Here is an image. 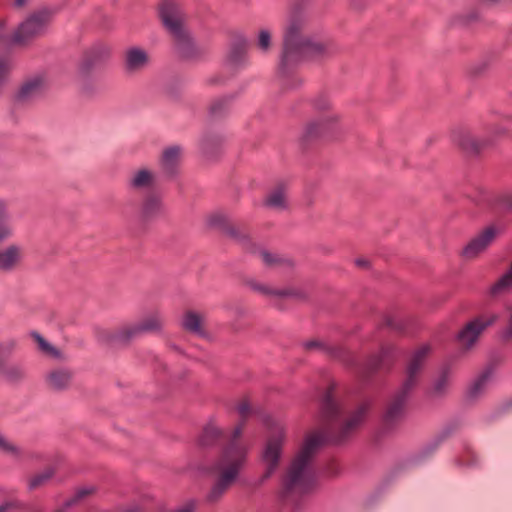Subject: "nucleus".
I'll return each mask as SVG.
<instances>
[{
  "instance_id": "2",
  "label": "nucleus",
  "mask_w": 512,
  "mask_h": 512,
  "mask_svg": "<svg viewBox=\"0 0 512 512\" xmlns=\"http://www.w3.org/2000/svg\"><path fill=\"white\" fill-rule=\"evenodd\" d=\"M337 48L324 34H311L301 18H291L283 34L280 70L285 73L305 60H322L332 56Z\"/></svg>"
},
{
  "instance_id": "32",
  "label": "nucleus",
  "mask_w": 512,
  "mask_h": 512,
  "mask_svg": "<svg viewBox=\"0 0 512 512\" xmlns=\"http://www.w3.org/2000/svg\"><path fill=\"white\" fill-rule=\"evenodd\" d=\"M492 375L493 368L489 366L471 384L468 391L469 397L477 398L481 393H483Z\"/></svg>"
},
{
  "instance_id": "14",
  "label": "nucleus",
  "mask_w": 512,
  "mask_h": 512,
  "mask_svg": "<svg viewBox=\"0 0 512 512\" xmlns=\"http://www.w3.org/2000/svg\"><path fill=\"white\" fill-rule=\"evenodd\" d=\"M155 183V173L149 168L142 167L131 172L127 179V188L131 191L143 192L151 190Z\"/></svg>"
},
{
  "instance_id": "33",
  "label": "nucleus",
  "mask_w": 512,
  "mask_h": 512,
  "mask_svg": "<svg viewBox=\"0 0 512 512\" xmlns=\"http://www.w3.org/2000/svg\"><path fill=\"white\" fill-rule=\"evenodd\" d=\"M223 143L220 135L207 133L200 140V148L207 157L211 156Z\"/></svg>"
},
{
  "instance_id": "47",
  "label": "nucleus",
  "mask_w": 512,
  "mask_h": 512,
  "mask_svg": "<svg viewBox=\"0 0 512 512\" xmlns=\"http://www.w3.org/2000/svg\"><path fill=\"white\" fill-rule=\"evenodd\" d=\"M237 410H238V413L240 414V416L243 419H245L250 412V405L248 402L244 401L238 405Z\"/></svg>"
},
{
  "instance_id": "39",
  "label": "nucleus",
  "mask_w": 512,
  "mask_h": 512,
  "mask_svg": "<svg viewBox=\"0 0 512 512\" xmlns=\"http://www.w3.org/2000/svg\"><path fill=\"white\" fill-rule=\"evenodd\" d=\"M271 45V33L267 29H261L259 31L258 39H257V46L260 50L263 52H266L269 50Z\"/></svg>"
},
{
  "instance_id": "20",
  "label": "nucleus",
  "mask_w": 512,
  "mask_h": 512,
  "mask_svg": "<svg viewBox=\"0 0 512 512\" xmlns=\"http://www.w3.org/2000/svg\"><path fill=\"white\" fill-rule=\"evenodd\" d=\"M203 320L204 318L200 313L187 311L182 317L181 326L185 331L191 334L201 338H208L209 333L203 327Z\"/></svg>"
},
{
  "instance_id": "40",
  "label": "nucleus",
  "mask_w": 512,
  "mask_h": 512,
  "mask_svg": "<svg viewBox=\"0 0 512 512\" xmlns=\"http://www.w3.org/2000/svg\"><path fill=\"white\" fill-rule=\"evenodd\" d=\"M0 451L6 454L18 456L20 450L12 442L0 434Z\"/></svg>"
},
{
  "instance_id": "36",
  "label": "nucleus",
  "mask_w": 512,
  "mask_h": 512,
  "mask_svg": "<svg viewBox=\"0 0 512 512\" xmlns=\"http://www.w3.org/2000/svg\"><path fill=\"white\" fill-rule=\"evenodd\" d=\"M94 491L95 488L92 486L77 489L74 495L64 502L65 508H70L71 506L76 505L78 502L91 495Z\"/></svg>"
},
{
  "instance_id": "4",
  "label": "nucleus",
  "mask_w": 512,
  "mask_h": 512,
  "mask_svg": "<svg viewBox=\"0 0 512 512\" xmlns=\"http://www.w3.org/2000/svg\"><path fill=\"white\" fill-rule=\"evenodd\" d=\"M430 350V346L426 344L413 353L406 369V378L385 409L383 422L387 428L395 426L403 419L409 394L418 381V375Z\"/></svg>"
},
{
  "instance_id": "51",
  "label": "nucleus",
  "mask_w": 512,
  "mask_h": 512,
  "mask_svg": "<svg viewBox=\"0 0 512 512\" xmlns=\"http://www.w3.org/2000/svg\"><path fill=\"white\" fill-rule=\"evenodd\" d=\"M193 511H194L193 504H188L185 507H183L182 509L178 510L177 512H193Z\"/></svg>"
},
{
  "instance_id": "48",
  "label": "nucleus",
  "mask_w": 512,
  "mask_h": 512,
  "mask_svg": "<svg viewBox=\"0 0 512 512\" xmlns=\"http://www.w3.org/2000/svg\"><path fill=\"white\" fill-rule=\"evenodd\" d=\"M14 507V503L10 501H6L0 504V512H8L11 508Z\"/></svg>"
},
{
  "instance_id": "53",
  "label": "nucleus",
  "mask_w": 512,
  "mask_h": 512,
  "mask_svg": "<svg viewBox=\"0 0 512 512\" xmlns=\"http://www.w3.org/2000/svg\"><path fill=\"white\" fill-rule=\"evenodd\" d=\"M14 346H15V342L14 341L10 342L8 345L9 350L11 351L14 348Z\"/></svg>"
},
{
  "instance_id": "10",
  "label": "nucleus",
  "mask_w": 512,
  "mask_h": 512,
  "mask_svg": "<svg viewBox=\"0 0 512 512\" xmlns=\"http://www.w3.org/2000/svg\"><path fill=\"white\" fill-rule=\"evenodd\" d=\"M497 318V315H491L489 317H477L469 321L457 333L456 340L465 350H470L478 341L484 330L491 326Z\"/></svg>"
},
{
  "instance_id": "15",
  "label": "nucleus",
  "mask_w": 512,
  "mask_h": 512,
  "mask_svg": "<svg viewBox=\"0 0 512 512\" xmlns=\"http://www.w3.org/2000/svg\"><path fill=\"white\" fill-rule=\"evenodd\" d=\"M165 214L166 208L158 195L149 194L143 199L139 211V216L142 221H154L163 217Z\"/></svg>"
},
{
  "instance_id": "11",
  "label": "nucleus",
  "mask_w": 512,
  "mask_h": 512,
  "mask_svg": "<svg viewBox=\"0 0 512 512\" xmlns=\"http://www.w3.org/2000/svg\"><path fill=\"white\" fill-rule=\"evenodd\" d=\"M337 116L328 114L307 123L302 133V140L305 143L330 136L337 128Z\"/></svg>"
},
{
  "instance_id": "19",
  "label": "nucleus",
  "mask_w": 512,
  "mask_h": 512,
  "mask_svg": "<svg viewBox=\"0 0 512 512\" xmlns=\"http://www.w3.org/2000/svg\"><path fill=\"white\" fill-rule=\"evenodd\" d=\"M209 223L212 226H219L226 235L240 243L244 244L249 240L248 234L244 230L228 224L224 214L219 213L212 215L209 219Z\"/></svg>"
},
{
  "instance_id": "24",
  "label": "nucleus",
  "mask_w": 512,
  "mask_h": 512,
  "mask_svg": "<svg viewBox=\"0 0 512 512\" xmlns=\"http://www.w3.org/2000/svg\"><path fill=\"white\" fill-rule=\"evenodd\" d=\"M44 88V80L40 76H35L22 84L17 92L16 98L19 101H27L40 95Z\"/></svg>"
},
{
  "instance_id": "30",
  "label": "nucleus",
  "mask_w": 512,
  "mask_h": 512,
  "mask_svg": "<svg viewBox=\"0 0 512 512\" xmlns=\"http://www.w3.org/2000/svg\"><path fill=\"white\" fill-rule=\"evenodd\" d=\"M512 290V271L509 269L490 287L489 296L498 298Z\"/></svg>"
},
{
  "instance_id": "42",
  "label": "nucleus",
  "mask_w": 512,
  "mask_h": 512,
  "mask_svg": "<svg viewBox=\"0 0 512 512\" xmlns=\"http://www.w3.org/2000/svg\"><path fill=\"white\" fill-rule=\"evenodd\" d=\"M13 236V228L8 221L0 222V244Z\"/></svg>"
},
{
  "instance_id": "6",
  "label": "nucleus",
  "mask_w": 512,
  "mask_h": 512,
  "mask_svg": "<svg viewBox=\"0 0 512 512\" xmlns=\"http://www.w3.org/2000/svg\"><path fill=\"white\" fill-rule=\"evenodd\" d=\"M504 123H490L486 126V135L477 138L465 129H456L453 131V142L465 153L476 155L482 150L493 146L500 140L511 139L512 129L509 124L512 123V115H506L503 118Z\"/></svg>"
},
{
  "instance_id": "1",
  "label": "nucleus",
  "mask_w": 512,
  "mask_h": 512,
  "mask_svg": "<svg viewBox=\"0 0 512 512\" xmlns=\"http://www.w3.org/2000/svg\"><path fill=\"white\" fill-rule=\"evenodd\" d=\"M333 390L330 387L321 400L320 414L326 423L324 435L314 433L306 437L283 477L281 498L287 505L298 508L300 499L313 489L316 483L313 459L323 443L346 441L365 421L372 407V400H364L342 421L343 408L334 398Z\"/></svg>"
},
{
  "instance_id": "17",
  "label": "nucleus",
  "mask_w": 512,
  "mask_h": 512,
  "mask_svg": "<svg viewBox=\"0 0 512 512\" xmlns=\"http://www.w3.org/2000/svg\"><path fill=\"white\" fill-rule=\"evenodd\" d=\"M23 248L18 244H10L0 249V271L12 272L22 262Z\"/></svg>"
},
{
  "instance_id": "12",
  "label": "nucleus",
  "mask_w": 512,
  "mask_h": 512,
  "mask_svg": "<svg viewBox=\"0 0 512 512\" xmlns=\"http://www.w3.org/2000/svg\"><path fill=\"white\" fill-rule=\"evenodd\" d=\"M396 355V349L393 346H384L378 355L371 356L365 365L358 368V376L363 380L380 369L388 366Z\"/></svg>"
},
{
  "instance_id": "21",
  "label": "nucleus",
  "mask_w": 512,
  "mask_h": 512,
  "mask_svg": "<svg viewBox=\"0 0 512 512\" xmlns=\"http://www.w3.org/2000/svg\"><path fill=\"white\" fill-rule=\"evenodd\" d=\"M110 55V48L104 44H97L91 47L85 54L82 63V70L90 71L96 65L105 61Z\"/></svg>"
},
{
  "instance_id": "50",
  "label": "nucleus",
  "mask_w": 512,
  "mask_h": 512,
  "mask_svg": "<svg viewBox=\"0 0 512 512\" xmlns=\"http://www.w3.org/2000/svg\"><path fill=\"white\" fill-rule=\"evenodd\" d=\"M27 0H13V6L17 8H22L26 6Z\"/></svg>"
},
{
  "instance_id": "22",
  "label": "nucleus",
  "mask_w": 512,
  "mask_h": 512,
  "mask_svg": "<svg viewBox=\"0 0 512 512\" xmlns=\"http://www.w3.org/2000/svg\"><path fill=\"white\" fill-rule=\"evenodd\" d=\"M182 149L179 145L166 148L161 156L160 164L163 171L168 175H174L180 162Z\"/></svg>"
},
{
  "instance_id": "29",
  "label": "nucleus",
  "mask_w": 512,
  "mask_h": 512,
  "mask_svg": "<svg viewBox=\"0 0 512 512\" xmlns=\"http://www.w3.org/2000/svg\"><path fill=\"white\" fill-rule=\"evenodd\" d=\"M0 373L4 380L10 384H19L27 375L25 366L20 363H12L7 366H2Z\"/></svg>"
},
{
  "instance_id": "18",
  "label": "nucleus",
  "mask_w": 512,
  "mask_h": 512,
  "mask_svg": "<svg viewBox=\"0 0 512 512\" xmlns=\"http://www.w3.org/2000/svg\"><path fill=\"white\" fill-rule=\"evenodd\" d=\"M73 378V372L68 368H56L46 374V383L48 387L55 391H63L70 387Z\"/></svg>"
},
{
  "instance_id": "44",
  "label": "nucleus",
  "mask_w": 512,
  "mask_h": 512,
  "mask_svg": "<svg viewBox=\"0 0 512 512\" xmlns=\"http://www.w3.org/2000/svg\"><path fill=\"white\" fill-rule=\"evenodd\" d=\"M313 106L317 110H326L329 108L330 103L324 96H320L313 101Z\"/></svg>"
},
{
  "instance_id": "31",
  "label": "nucleus",
  "mask_w": 512,
  "mask_h": 512,
  "mask_svg": "<svg viewBox=\"0 0 512 512\" xmlns=\"http://www.w3.org/2000/svg\"><path fill=\"white\" fill-rule=\"evenodd\" d=\"M451 380V370L448 366H445L441 369L440 374L434 380L431 393L435 397L444 396L449 388Z\"/></svg>"
},
{
  "instance_id": "9",
  "label": "nucleus",
  "mask_w": 512,
  "mask_h": 512,
  "mask_svg": "<svg viewBox=\"0 0 512 512\" xmlns=\"http://www.w3.org/2000/svg\"><path fill=\"white\" fill-rule=\"evenodd\" d=\"M285 440V433L282 427L277 429L276 434L269 436L261 452V463L264 466V473L254 482L255 487L263 485L278 469L282 448Z\"/></svg>"
},
{
  "instance_id": "3",
  "label": "nucleus",
  "mask_w": 512,
  "mask_h": 512,
  "mask_svg": "<svg viewBox=\"0 0 512 512\" xmlns=\"http://www.w3.org/2000/svg\"><path fill=\"white\" fill-rule=\"evenodd\" d=\"M243 423L237 425L225 439L220 458L215 468L220 472L215 483L206 495V502L215 504L236 481L247 455L246 446L240 441Z\"/></svg>"
},
{
  "instance_id": "49",
  "label": "nucleus",
  "mask_w": 512,
  "mask_h": 512,
  "mask_svg": "<svg viewBox=\"0 0 512 512\" xmlns=\"http://www.w3.org/2000/svg\"><path fill=\"white\" fill-rule=\"evenodd\" d=\"M355 264L359 267H367L369 262L364 258H358L355 260Z\"/></svg>"
},
{
  "instance_id": "7",
  "label": "nucleus",
  "mask_w": 512,
  "mask_h": 512,
  "mask_svg": "<svg viewBox=\"0 0 512 512\" xmlns=\"http://www.w3.org/2000/svg\"><path fill=\"white\" fill-rule=\"evenodd\" d=\"M163 323L162 316L153 313L139 322L125 323L113 331L101 332L99 340L111 346H126L145 333L160 331Z\"/></svg>"
},
{
  "instance_id": "26",
  "label": "nucleus",
  "mask_w": 512,
  "mask_h": 512,
  "mask_svg": "<svg viewBox=\"0 0 512 512\" xmlns=\"http://www.w3.org/2000/svg\"><path fill=\"white\" fill-rule=\"evenodd\" d=\"M286 185L278 184L271 190L264 200V205L275 210H284L287 208Z\"/></svg>"
},
{
  "instance_id": "46",
  "label": "nucleus",
  "mask_w": 512,
  "mask_h": 512,
  "mask_svg": "<svg viewBox=\"0 0 512 512\" xmlns=\"http://www.w3.org/2000/svg\"><path fill=\"white\" fill-rule=\"evenodd\" d=\"M503 338L506 340L512 338V308L510 309L507 327L503 331Z\"/></svg>"
},
{
  "instance_id": "43",
  "label": "nucleus",
  "mask_w": 512,
  "mask_h": 512,
  "mask_svg": "<svg viewBox=\"0 0 512 512\" xmlns=\"http://www.w3.org/2000/svg\"><path fill=\"white\" fill-rule=\"evenodd\" d=\"M384 325L390 329L401 331L404 329V324L397 321L394 316L386 315L384 317Z\"/></svg>"
},
{
  "instance_id": "25",
  "label": "nucleus",
  "mask_w": 512,
  "mask_h": 512,
  "mask_svg": "<svg viewBox=\"0 0 512 512\" xmlns=\"http://www.w3.org/2000/svg\"><path fill=\"white\" fill-rule=\"evenodd\" d=\"M260 257L267 267L278 269L282 272L290 271L294 267V261L291 258L280 254L263 250L260 252Z\"/></svg>"
},
{
  "instance_id": "45",
  "label": "nucleus",
  "mask_w": 512,
  "mask_h": 512,
  "mask_svg": "<svg viewBox=\"0 0 512 512\" xmlns=\"http://www.w3.org/2000/svg\"><path fill=\"white\" fill-rule=\"evenodd\" d=\"M10 218L7 204L3 199H0V222L1 221H8Z\"/></svg>"
},
{
  "instance_id": "27",
  "label": "nucleus",
  "mask_w": 512,
  "mask_h": 512,
  "mask_svg": "<svg viewBox=\"0 0 512 512\" xmlns=\"http://www.w3.org/2000/svg\"><path fill=\"white\" fill-rule=\"evenodd\" d=\"M148 63L147 53L138 47H133L126 52V69L129 71H137L142 69Z\"/></svg>"
},
{
  "instance_id": "8",
  "label": "nucleus",
  "mask_w": 512,
  "mask_h": 512,
  "mask_svg": "<svg viewBox=\"0 0 512 512\" xmlns=\"http://www.w3.org/2000/svg\"><path fill=\"white\" fill-rule=\"evenodd\" d=\"M52 15V12L46 8L31 13L19 23L11 35L10 43L21 48L29 47L47 32Z\"/></svg>"
},
{
  "instance_id": "34",
  "label": "nucleus",
  "mask_w": 512,
  "mask_h": 512,
  "mask_svg": "<svg viewBox=\"0 0 512 512\" xmlns=\"http://www.w3.org/2000/svg\"><path fill=\"white\" fill-rule=\"evenodd\" d=\"M31 336L35 340V342L38 345L39 350L55 359H61L62 353L60 350H58L56 347H54L51 343H49L41 334H39L36 331H33L31 333Z\"/></svg>"
},
{
  "instance_id": "16",
  "label": "nucleus",
  "mask_w": 512,
  "mask_h": 512,
  "mask_svg": "<svg viewBox=\"0 0 512 512\" xmlns=\"http://www.w3.org/2000/svg\"><path fill=\"white\" fill-rule=\"evenodd\" d=\"M303 348L307 351L319 350L330 357L343 361L346 365H354L355 361L348 354V352L341 346L329 345L319 340H309L302 344Z\"/></svg>"
},
{
  "instance_id": "35",
  "label": "nucleus",
  "mask_w": 512,
  "mask_h": 512,
  "mask_svg": "<svg viewBox=\"0 0 512 512\" xmlns=\"http://www.w3.org/2000/svg\"><path fill=\"white\" fill-rule=\"evenodd\" d=\"M53 475H54V470L51 468L46 469V470L34 475L29 480L28 489L34 490V489L46 484L52 478Z\"/></svg>"
},
{
  "instance_id": "23",
  "label": "nucleus",
  "mask_w": 512,
  "mask_h": 512,
  "mask_svg": "<svg viewBox=\"0 0 512 512\" xmlns=\"http://www.w3.org/2000/svg\"><path fill=\"white\" fill-rule=\"evenodd\" d=\"M225 435L222 429L214 423H208L198 438V444L202 448H211L224 440Z\"/></svg>"
},
{
  "instance_id": "52",
  "label": "nucleus",
  "mask_w": 512,
  "mask_h": 512,
  "mask_svg": "<svg viewBox=\"0 0 512 512\" xmlns=\"http://www.w3.org/2000/svg\"><path fill=\"white\" fill-rule=\"evenodd\" d=\"M67 509L68 508H65V506L63 505L61 508L56 509L54 512H67Z\"/></svg>"
},
{
  "instance_id": "41",
  "label": "nucleus",
  "mask_w": 512,
  "mask_h": 512,
  "mask_svg": "<svg viewBox=\"0 0 512 512\" xmlns=\"http://www.w3.org/2000/svg\"><path fill=\"white\" fill-rule=\"evenodd\" d=\"M245 51L241 46H235L232 48L228 60L232 65H239L244 61Z\"/></svg>"
},
{
  "instance_id": "5",
  "label": "nucleus",
  "mask_w": 512,
  "mask_h": 512,
  "mask_svg": "<svg viewBox=\"0 0 512 512\" xmlns=\"http://www.w3.org/2000/svg\"><path fill=\"white\" fill-rule=\"evenodd\" d=\"M163 26L173 37L178 55L192 59L197 51L191 35L185 25V15L176 0H161L158 7Z\"/></svg>"
},
{
  "instance_id": "28",
  "label": "nucleus",
  "mask_w": 512,
  "mask_h": 512,
  "mask_svg": "<svg viewBox=\"0 0 512 512\" xmlns=\"http://www.w3.org/2000/svg\"><path fill=\"white\" fill-rule=\"evenodd\" d=\"M248 285L255 292H258V293L266 295V296H273V297H279V298L298 297L299 296V293L297 291L290 289V288L273 289L267 285L258 283L256 281H249Z\"/></svg>"
},
{
  "instance_id": "37",
  "label": "nucleus",
  "mask_w": 512,
  "mask_h": 512,
  "mask_svg": "<svg viewBox=\"0 0 512 512\" xmlns=\"http://www.w3.org/2000/svg\"><path fill=\"white\" fill-rule=\"evenodd\" d=\"M230 98L225 97L214 101L210 106L212 117H221L229 110Z\"/></svg>"
},
{
  "instance_id": "38",
  "label": "nucleus",
  "mask_w": 512,
  "mask_h": 512,
  "mask_svg": "<svg viewBox=\"0 0 512 512\" xmlns=\"http://www.w3.org/2000/svg\"><path fill=\"white\" fill-rule=\"evenodd\" d=\"M497 204L506 211L512 210V188H509L498 195Z\"/></svg>"
},
{
  "instance_id": "54",
  "label": "nucleus",
  "mask_w": 512,
  "mask_h": 512,
  "mask_svg": "<svg viewBox=\"0 0 512 512\" xmlns=\"http://www.w3.org/2000/svg\"><path fill=\"white\" fill-rule=\"evenodd\" d=\"M509 270L512 271V264L510 265Z\"/></svg>"
},
{
  "instance_id": "13",
  "label": "nucleus",
  "mask_w": 512,
  "mask_h": 512,
  "mask_svg": "<svg viewBox=\"0 0 512 512\" xmlns=\"http://www.w3.org/2000/svg\"><path fill=\"white\" fill-rule=\"evenodd\" d=\"M496 235L497 229L494 226L487 227L463 248L462 255L467 259L475 258L493 242Z\"/></svg>"
}]
</instances>
